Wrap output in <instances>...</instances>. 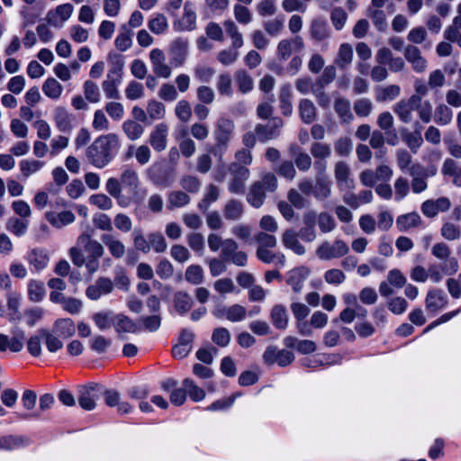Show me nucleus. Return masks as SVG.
I'll return each instance as SVG.
<instances>
[{"instance_id":"nucleus-60","label":"nucleus","mask_w":461,"mask_h":461,"mask_svg":"<svg viewBox=\"0 0 461 461\" xmlns=\"http://www.w3.org/2000/svg\"><path fill=\"white\" fill-rule=\"evenodd\" d=\"M394 200L400 202L404 199L410 193L409 180L403 176H399L393 184Z\"/></svg>"},{"instance_id":"nucleus-47","label":"nucleus","mask_w":461,"mask_h":461,"mask_svg":"<svg viewBox=\"0 0 461 461\" xmlns=\"http://www.w3.org/2000/svg\"><path fill=\"white\" fill-rule=\"evenodd\" d=\"M353 59V49L349 43H342L338 51V55L335 59L336 65L345 69L352 62Z\"/></svg>"},{"instance_id":"nucleus-44","label":"nucleus","mask_w":461,"mask_h":461,"mask_svg":"<svg viewBox=\"0 0 461 461\" xmlns=\"http://www.w3.org/2000/svg\"><path fill=\"white\" fill-rule=\"evenodd\" d=\"M311 37L317 41H321L329 38L330 31L325 21L314 19L310 26Z\"/></svg>"},{"instance_id":"nucleus-11","label":"nucleus","mask_w":461,"mask_h":461,"mask_svg":"<svg viewBox=\"0 0 461 461\" xmlns=\"http://www.w3.org/2000/svg\"><path fill=\"white\" fill-rule=\"evenodd\" d=\"M263 360L267 365L276 363L280 366H286L294 360V355L291 351L268 346L263 354Z\"/></svg>"},{"instance_id":"nucleus-49","label":"nucleus","mask_w":461,"mask_h":461,"mask_svg":"<svg viewBox=\"0 0 461 461\" xmlns=\"http://www.w3.org/2000/svg\"><path fill=\"white\" fill-rule=\"evenodd\" d=\"M113 326L118 333L128 332L136 333L140 330L135 321L124 315H118L114 319Z\"/></svg>"},{"instance_id":"nucleus-8","label":"nucleus","mask_w":461,"mask_h":461,"mask_svg":"<svg viewBox=\"0 0 461 461\" xmlns=\"http://www.w3.org/2000/svg\"><path fill=\"white\" fill-rule=\"evenodd\" d=\"M304 48V41L299 35L284 39L277 44L276 57L280 61H285L292 56L293 52H301Z\"/></svg>"},{"instance_id":"nucleus-40","label":"nucleus","mask_w":461,"mask_h":461,"mask_svg":"<svg viewBox=\"0 0 461 461\" xmlns=\"http://www.w3.org/2000/svg\"><path fill=\"white\" fill-rule=\"evenodd\" d=\"M271 321L278 330H285L288 325V314L285 307L282 304L275 305L270 312Z\"/></svg>"},{"instance_id":"nucleus-12","label":"nucleus","mask_w":461,"mask_h":461,"mask_svg":"<svg viewBox=\"0 0 461 461\" xmlns=\"http://www.w3.org/2000/svg\"><path fill=\"white\" fill-rule=\"evenodd\" d=\"M403 56L406 61L411 64L414 72L421 74L427 70L428 61L417 46L413 44L406 45Z\"/></svg>"},{"instance_id":"nucleus-18","label":"nucleus","mask_w":461,"mask_h":461,"mask_svg":"<svg viewBox=\"0 0 461 461\" xmlns=\"http://www.w3.org/2000/svg\"><path fill=\"white\" fill-rule=\"evenodd\" d=\"M120 180L122 185L132 193V197L131 198V201L136 203H140L142 201V197L139 196L137 194V189L140 186V178L137 172L134 169L126 167L121 174Z\"/></svg>"},{"instance_id":"nucleus-17","label":"nucleus","mask_w":461,"mask_h":461,"mask_svg":"<svg viewBox=\"0 0 461 461\" xmlns=\"http://www.w3.org/2000/svg\"><path fill=\"white\" fill-rule=\"evenodd\" d=\"M458 270V262L456 258H452L442 266L430 265L427 270L429 277L433 283H439L443 278V273L447 275H453Z\"/></svg>"},{"instance_id":"nucleus-56","label":"nucleus","mask_w":461,"mask_h":461,"mask_svg":"<svg viewBox=\"0 0 461 461\" xmlns=\"http://www.w3.org/2000/svg\"><path fill=\"white\" fill-rule=\"evenodd\" d=\"M256 254L258 258L266 264H270L276 260L278 264L285 266V257L282 253H274L268 249H257Z\"/></svg>"},{"instance_id":"nucleus-31","label":"nucleus","mask_w":461,"mask_h":461,"mask_svg":"<svg viewBox=\"0 0 461 461\" xmlns=\"http://www.w3.org/2000/svg\"><path fill=\"white\" fill-rule=\"evenodd\" d=\"M421 223L422 220L420 214L415 212L399 215L396 219V227L399 231H408L420 227Z\"/></svg>"},{"instance_id":"nucleus-3","label":"nucleus","mask_w":461,"mask_h":461,"mask_svg":"<svg viewBox=\"0 0 461 461\" xmlns=\"http://www.w3.org/2000/svg\"><path fill=\"white\" fill-rule=\"evenodd\" d=\"M277 188V178L273 173H265L261 179L255 181L247 194V202L254 208H260L266 200L267 193H273Z\"/></svg>"},{"instance_id":"nucleus-45","label":"nucleus","mask_w":461,"mask_h":461,"mask_svg":"<svg viewBox=\"0 0 461 461\" xmlns=\"http://www.w3.org/2000/svg\"><path fill=\"white\" fill-rule=\"evenodd\" d=\"M45 163L37 159H23L19 162V167L22 177L27 179L31 176L39 172Z\"/></svg>"},{"instance_id":"nucleus-54","label":"nucleus","mask_w":461,"mask_h":461,"mask_svg":"<svg viewBox=\"0 0 461 461\" xmlns=\"http://www.w3.org/2000/svg\"><path fill=\"white\" fill-rule=\"evenodd\" d=\"M122 128L123 132L126 134L128 139L131 140H139L144 132L143 126L133 120L125 121L122 123Z\"/></svg>"},{"instance_id":"nucleus-20","label":"nucleus","mask_w":461,"mask_h":461,"mask_svg":"<svg viewBox=\"0 0 461 461\" xmlns=\"http://www.w3.org/2000/svg\"><path fill=\"white\" fill-rule=\"evenodd\" d=\"M168 136V126L165 122H160L155 126L149 135V144L158 152L167 149Z\"/></svg>"},{"instance_id":"nucleus-25","label":"nucleus","mask_w":461,"mask_h":461,"mask_svg":"<svg viewBox=\"0 0 461 461\" xmlns=\"http://www.w3.org/2000/svg\"><path fill=\"white\" fill-rule=\"evenodd\" d=\"M113 288V285L111 279L99 277L95 284L86 288V295L91 300H98L102 295L110 294Z\"/></svg>"},{"instance_id":"nucleus-63","label":"nucleus","mask_w":461,"mask_h":461,"mask_svg":"<svg viewBox=\"0 0 461 461\" xmlns=\"http://www.w3.org/2000/svg\"><path fill=\"white\" fill-rule=\"evenodd\" d=\"M28 295L33 302H41L45 295L44 284L41 281L31 280L28 284Z\"/></svg>"},{"instance_id":"nucleus-26","label":"nucleus","mask_w":461,"mask_h":461,"mask_svg":"<svg viewBox=\"0 0 461 461\" xmlns=\"http://www.w3.org/2000/svg\"><path fill=\"white\" fill-rule=\"evenodd\" d=\"M28 262L36 272H41L47 267L50 262V255L45 249H33L28 254Z\"/></svg>"},{"instance_id":"nucleus-55","label":"nucleus","mask_w":461,"mask_h":461,"mask_svg":"<svg viewBox=\"0 0 461 461\" xmlns=\"http://www.w3.org/2000/svg\"><path fill=\"white\" fill-rule=\"evenodd\" d=\"M366 14L378 31L383 32L386 29L387 19L384 10L378 8H367Z\"/></svg>"},{"instance_id":"nucleus-14","label":"nucleus","mask_w":461,"mask_h":461,"mask_svg":"<svg viewBox=\"0 0 461 461\" xmlns=\"http://www.w3.org/2000/svg\"><path fill=\"white\" fill-rule=\"evenodd\" d=\"M104 400L108 407H116V411L119 415H125L132 412L133 406L129 402L122 401L121 393L116 390H104Z\"/></svg>"},{"instance_id":"nucleus-5","label":"nucleus","mask_w":461,"mask_h":461,"mask_svg":"<svg viewBox=\"0 0 461 461\" xmlns=\"http://www.w3.org/2000/svg\"><path fill=\"white\" fill-rule=\"evenodd\" d=\"M114 57L118 59L117 65L109 70L107 78L102 83L103 91L108 99L120 98L118 86L122 82V68L124 63L122 60L121 56L115 55Z\"/></svg>"},{"instance_id":"nucleus-38","label":"nucleus","mask_w":461,"mask_h":461,"mask_svg":"<svg viewBox=\"0 0 461 461\" xmlns=\"http://www.w3.org/2000/svg\"><path fill=\"white\" fill-rule=\"evenodd\" d=\"M331 195V182L323 177L316 176V182L314 185L313 197L317 201H324L330 198Z\"/></svg>"},{"instance_id":"nucleus-58","label":"nucleus","mask_w":461,"mask_h":461,"mask_svg":"<svg viewBox=\"0 0 461 461\" xmlns=\"http://www.w3.org/2000/svg\"><path fill=\"white\" fill-rule=\"evenodd\" d=\"M216 87L221 95L231 97L233 95L232 80L227 73L219 75Z\"/></svg>"},{"instance_id":"nucleus-30","label":"nucleus","mask_w":461,"mask_h":461,"mask_svg":"<svg viewBox=\"0 0 461 461\" xmlns=\"http://www.w3.org/2000/svg\"><path fill=\"white\" fill-rule=\"evenodd\" d=\"M102 242L108 249L110 254L115 258H121L124 256L125 245L113 234H103L101 236Z\"/></svg>"},{"instance_id":"nucleus-23","label":"nucleus","mask_w":461,"mask_h":461,"mask_svg":"<svg viewBox=\"0 0 461 461\" xmlns=\"http://www.w3.org/2000/svg\"><path fill=\"white\" fill-rule=\"evenodd\" d=\"M451 207V202L447 197H440L436 200H426L421 203L422 213L429 217H435L439 212H447Z\"/></svg>"},{"instance_id":"nucleus-42","label":"nucleus","mask_w":461,"mask_h":461,"mask_svg":"<svg viewBox=\"0 0 461 461\" xmlns=\"http://www.w3.org/2000/svg\"><path fill=\"white\" fill-rule=\"evenodd\" d=\"M53 332L62 338H69L76 332L74 321L69 318L59 319L53 326Z\"/></svg>"},{"instance_id":"nucleus-62","label":"nucleus","mask_w":461,"mask_h":461,"mask_svg":"<svg viewBox=\"0 0 461 461\" xmlns=\"http://www.w3.org/2000/svg\"><path fill=\"white\" fill-rule=\"evenodd\" d=\"M320 230L322 233H329L335 230L337 224L336 221L331 214L327 212H321L318 214L317 222Z\"/></svg>"},{"instance_id":"nucleus-21","label":"nucleus","mask_w":461,"mask_h":461,"mask_svg":"<svg viewBox=\"0 0 461 461\" xmlns=\"http://www.w3.org/2000/svg\"><path fill=\"white\" fill-rule=\"evenodd\" d=\"M419 104L418 97H409L408 99H402L399 101L393 106V112L398 116L400 121L404 123H410L413 115L412 113L415 111V104Z\"/></svg>"},{"instance_id":"nucleus-48","label":"nucleus","mask_w":461,"mask_h":461,"mask_svg":"<svg viewBox=\"0 0 461 461\" xmlns=\"http://www.w3.org/2000/svg\"><path fill=\"white\" fill-rule=\"evenodd\" d=\"M148 28L154 34L161 35L168 29L167 18L163 14H156L148 21Z\"/></svg>"},{"instance_id":"nucleus-34","label":"nucleus","mask_w":461,"mask_h":461,"mask_svg":"<svg viewBox=\"0 0 461 461\" xmlns=\"http://www.w3.org/2000/svg\"><path fill=\"white\" fill-rule=\"evenodd\" d=\"M425 303L427 310L437 312L447 305V300L442 291L431 290L428 292Z\"/></svg>"},{"instance_id":"nucleus-19","label":"nucleus","mask_w":461,"mask_h":461,"mask_svg":"<svg viewBox=\"0 0 461 461\" xmlns=\"http://www.w3.org/2000/svg\"><path fill=\"white\" fill-rule=\"evenodd\" d=\"M74 11L71 4L58 5L55 9L48 12L46 19L49 24L54 27H61L63 23L70 18Z\"/></svg>"},{"instance_id":"nucleus-35","label":"nucleus","mask_w":461,"mask_h":461,"mask_svg":"<svg viewBox=\"0 0 461 461\" xmlns=\"http://www.w3.org/2000/svg\"><path fill=\"white\" fill-rule=\"evenodd\" d=\"M292 87L289 84H285L280 87L279 91V107L285 116H290L293 113L292 104Z\"/></svg>"},{"instance_id":"nucleus-39","label":"nucleus","mask_w":461,"mask_h":461,"mask_svg":"<svg viewBox=\"0 0 461 461\" xmlns=\"http://www.w3.org/2000/svg\"><path fill=\"white\" fill-rule=\"evenodd\" d=\"M244 212V204L241 201L237 199H230L227 201L223 215L227 220L238 221L241 218Z\"/></svg>"},{"instance_id":"nucleus-50","label":"nucleus","mask_w":461,"mask_h":461,"mask_svg":"<svg viewBox=\"0 0 461 461\" xmlns=\"http://www.w3.org/2000/svg\"><path fill=\"white\" fill-rule=\"evenodd\" d=\"M42 91L50 99H59L63 92L62 85L53 77H49L42 85Z\"/></svg>"},{"instance_id":"nucleus-4","label":"nucleus","mask_w":461,"mask_h":461,"mask_svg":"<svg viewBox=\"0 0 461 461\" xmlns=\"http://www.w3.org/2000/svg\"><path fill=\"white\" fill-rule=\"evenodd\" d=\"M233 130L234 123L232 121L226 118H220L214 131L215 144L213 147L210 148L209 151L221 158L227 150Z\"/></svg>"},{"instance_id":"nucleus-28","label":"nucleus","mask_w":461,"mask_h":461,"mask_svg":"<svg viewBox=\"0 0 461 461\" xmlns=\"http://www.w3.org/2000/svg\"><path fill=\"white\" fill-rule=\"evenodd\" d=\"M283 245L293 250L296 255L303 256L305 254L304 246L299 241L298 234L292 229L284 231L281 237Z\"/></svg>"},{"instance_id":"nucleus-32","label":"nucleus","mask_w":461,"mask_h":461,"mask_svg":"<svg viewBox=\"0 0 461 461\" xmlns=\"http://www.w3.org/2000/svg\"><path fill=\"white\" fill-rule=\"evenodd\" d=\"M299 115L303 122L310 124L316 120L317 109L314 103L308 99L303 98L298 104Z\"/></svg>"},{"instance_id":"nucleus-27","label":"nucleus","mask_w":461,"mask_h":461,"mask_svg":"<svg viewBox=\"0 0 461 461\" xmlns=\"http://www.w3.org/2000/svg\"><path fill=\"white\" fill-rule=\"evenodd\" d=\"M309 274L310 270L305 267L294 268L289 271L286 282L295 293H300Z\"/></svg>"},{"instance_id":"nucleus-59","label":"nucleus","mask_w":461,"mask_h":461,"mask_svg":"<svg viewBox=\"0 0 461 461\" xmlns=\"http://www.w3.org/2000/svg\"><path fill=\"white\" fill-rule=\"evenodd\" d=\"M440 234L447 240H457L461 238V228L458 224L446 221L440 229Z\"/></svg>"},{"instance_id":"nucleus-61","label":"nucleus","mask_w":461,"mask_h":461,"mask_svg":"<svg viewBox=\"0 0 461 461\" xmlns=\"http://www.w3.org/2000/svg\"><path fill=\"white\" fill-rule=\"evenodd\" d=\"M415 111L418 113L420 120L424 123H429L432 120L433 106L429 100L419 101L415 104Z\"/></svg>"},{"instance_id":"nucleus-16","label":"nucleus","mask_w":461,"mask_h":461,"mask_svg":"<svg viewBox=\"0 0 461 461\" xmlns=\"http://www.w3.org/2000/svg\"><path fill=\"white\" fill-rule=\"evenodd\" d=\"M69 257L72 263L76 267H81L85 266L87 273L90 276H93L95 273H96L100 267L99 258H85L84 253L81 251L79 248H70Z\"/></svg>"},{"instance_id":"nucleus-1","label":"nucleus","mask_w":461,"mask_h":461,"mask_svg":"<svg viewBox=\"0 0 461 461\" xmlns=\"http://www.w3.org/2000/svg\"><path fill=\"white\" fill-rule=\"evenodd\" d=\"M189 41L185 38L177 37L173 40L168 47L170 57L169 63L163 50L152 49L149 58L152 66L153 74L161 78H169L172 76V68L185 65L188 56Z\"/></svg>"},{"instance_id":"nucleus-41","label":"nucleus","mask_w":461,"mask_h":461,"mask_svg":"<svg viewBox=\"0 0 461 461\" xmlns=\"http://www.w3.org/2000/svg\"><path fill=\"white\" fill-rule=\"evenodd\" d=\"M334 110L341 122H348L353 119L348 99L339 96L334 101Z\"/></svg>"},{"instance_id":"nucleus-52","label":"nucleus","mask_w":461,"mask_h":461,"mask_svg":"<svg viewBox=\"0 0 461 461\" xmlns=\"http://www.w3.org/2000/svg\"><path fill=\"white\" fill-rule=\"evenodd\" d=\"M29 221L25 219L12 217L5 225L6 230L16 237H22L28 230Z\"/></svg>"},{"instance_id":"nucleus-6","label":"nucleus","mask_w":461,"mask_h":461,"mask_svg":"<svg viewBox=\"0 0 461 461\" xmlns=\"http://www.w3.org/2000/svg\"><path fill=\"white\" fill-rule=\"evenodd\" d=\"M230 179L228 190L234 194H243L246 189V183L250 176V171L247 167L238 163H231L229 166Z\"/></svg>"},{"instance_id":"nucleus-33","label":"nucleus","mask_w":461,"mask_h":461,"mask_svg":"<svg viewBox=\"0 0 461 461\" xmlns=\"http://www.w3.org/2000/svg\"><path fill=\"white\" fill-rule=\"evenodd\" d=\"M47 221L55 228L60 229L75 221L76 216L71 211H63L59 213L47 212Z\"/></svg>"},{"instance_id":"nucleus-24","label":"nucleus","mask_w":461,"mask_h":461,"mask_svg":"<svg viewBox=\"0 0 461 461\" xmlns=\"http://www.w3.org/2000/svg\"><path fill=\"white\" fill-rule=\"evenodd\" d=\"M122 182L116 177H109L105 183V190L114 198L119 206L126 208L131 204V199L122 194Z\"/></svg>"},{"instance_id":"nucleus-51","label":"nucleus","mask_w":461,"mask_h":461,"mask_svg":"<svg viewBox=\"0 0 461 461\" xmlns=\"http://www.w3.org/2000/svg\"><path fill=\"white\" fill-rule=\"evenodd\" d=\"M453 119V112L446 104H439L435 108L434 121L437 124L448 125Z\"/></svg>"},{"instance_id":"nucleus-7","label":"nucleus","mask_w":461,"mask_h":461,"mask_svg":"<svg viewBox=\"0 0 461 461\" xmlns=\"http://www.w3.org/2000/svg\"><path fill=\"white\" fill-rule=\"evenodd\" d=\"M349 251L348 244L340 240L336 239L332 243L329 241L322 242L316 249V255L322 260H330L339 258L346 256Z\"/></svg>"},{"instance_id":"nucleus-36","label":"nucleus","mask_w":461,"mask_h":461,"mask_svg":"<svg viewBox=\"0 0 461 461\" xmlns=\"http://www.w3.org/2000/svg\"><path fill=\"white\" fill-rule=\"evenodd\" d=\"M173 305L175 310L183 315L191 310L193 299L187 292L177 291L173 295Z\"/></svg>"},{"instance_id":"nucleus-29","label":"nucleus","mask_w":461,"mask_h":461,"mask_svg":"<svg viewBox=\"0 0 461 461\" xmlns=\"http://www.w3.org/2000/svg\"><path fill=\"white\" fill-rule=\"evenodd\" d=\"M74 116L67 109L58 107L54 113V122L58 130L61 132H70L73 128Z\"/></svg>"},{"instance_id":"nucleus-2","label":"nucleus","mask_w":461,"mask_h":461,"mask_svg":"<svg viewBox=\"0 0 461 461\" xmlns=\"http://www.w3.org/2000/svg\"><path fill=\"white\" fill-rule=\"evenodd\" d=\"M119 148V139L114 133L100 136L86 149L88 161L97 168H104Z\"/></svg>"},{"instance_id":"nucleus-46","label":"nucleus","mask_w":461,"mask_h":461,"mask_svg":"<svg viewBox=\"0 0 461 461\" xmlns=\"http://www.w3.org/2000/svg\"><path fill=\"white\" fill-rule=\"evenodd\" d=\"M401 88L397 85L379 86L375 89V99L378 102L392 101L400 95Z\"/></svg>"},{"instance_id":"nucleus-64","label":"nucleus","mask_w":461,"mask_h":461,"mask_svg":"<svg viewBox=\"0 0 461 461\" xmlns=\"http://www.w3.org/2000/svg\"><path fill=\"white\" fill-rule=\"evenodd\" d=\"M131 236L133 245L137 250L143 253H149L150 251L149 237L146 238L140 229H135L132 231Z\"/></svg>"},{"instance_id":"nucleus-22","label":"nucleus","mask_w":461,"mask_h":461,"mask_svg":"<svg viewBox=\"0 0 461 461\" xmlns=\"http://www.w3.org/2000/svg\"><path fill=\"white\" fill-rule=\"evenodd\" d=\"M196 27V14L193 4L186 2L184 6V14L182 18L174 23V29L177 32H191Z\"/></svg>"},{"instance_id":"nucleus-37","label":"nucleus","mask_w":461,"mask_h":461,"mask_svg":"<svg viewBox=\"0 0 461 461\" xmlns=\"http://www.w3.org/2000/svg\"><path fill=\"white\" fill-rule=\"evenodd\" d=\"M234 80L241 94H248L254 88V80L245 69H237L234 73Z\"/></svg>"},{"instance_id":"nucleus-53","label":"nucleus","mask_w":461,"mask_h":461,"mask_svg":"<svg viewBox=\"0 0 461 461\" xmlns=\"http://www.w3.org/2000/svg\"><path fill=\"white\" fill-rule=\"evenodd\" d=\"M190 203L189 195L183 191H172L167 197V209L184 207Z\"/></svg>"},{"instance_id":"nucleus-57","label":"nucleus","mask_w":461,"mask_h":461,"mask_svg":"<svg viewBox=\"0 0 461 461\" xmlns=\"http://www.w3.org/2000/svg\"><path fill=\"white\" fill-rule=\"evenodd\" d=\"M38 333L45 339L47 349L51 352H57L63 347V342L59 339L54 333H50L48 330L41 329Z\"/></svg>"},{"instance_id":"nucleus-15","label":"nucleus","mask_w":461,"mask_h":461,"mask_svg":"<svg viewBox=\"0 0 461 461\" xmlns=\"http://www.w3.org/2000/svg\"><path fill=\"white\" fill-rule=\"evenodd\" d=\"M334 177L337 186L340 191L350 189L354 186V180L351 177V169L345 161H338L334 165Z\"/></svg>"},{"instance_id":"nucleus-9","label":"nucleus","mask_w":461,"mask_h":461,"mask_svg":"<svg viewBox=\"0 0 461 461\" xmlns=\"http://www.w3.org/2000/svg\"><path fill=\"white\" fill-rule=\"evenodd\" d=\"M73 248H79L86 253L85 258H101L104 254V249L103 245L91 238L88 233H82L77 240V244Z\"/></svg>"},{"instance_id":"nucleus-43","label":"nucleus","mask_w":461,"mask_h":461,"mask_svg":"<svg viewBox=\"0 0 461 461\" xmlns=\"http://www.w3.org/2000/svg\"><path fill=\"white\" fill-rule=\"evenodd\" d=\"M114 45L120 51H126L132 46V33L126 24L120 27V32L115 38Z\"/></svg>"},{"instance_id":"nucleus-13","label":"nucleus","mask_w":461,"mask_h":461,"mask_svg":"<svg viewBox=\"0 0 461 461\" xmlns=\"http://www.w3.org/2000/svg\"><path fill=\"white\" fill-rule=\"evenodd\" d=\"M100 386L90 384L83 386L79 390L78 403L86 411H92L96 407V402L100 396Z\"/></svg>"},{"instance_id":"nucleus-10","label":"nucleus","mask_w":461,"mask_h":461,"mask_svg":"<svg viewBox=\"0 0 461 461\" xmlns=\"http://www.w3.org/2000/svg\"><path fill=\"white\" fill-rule=\"evenodd\" d=\"M283 125L284 122L279 117L272 118L266 124H258L255 129L257 138L261 142L276 139L280 135V131Z\"/></svg>"}]
</instances>
